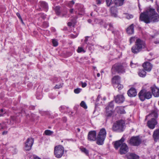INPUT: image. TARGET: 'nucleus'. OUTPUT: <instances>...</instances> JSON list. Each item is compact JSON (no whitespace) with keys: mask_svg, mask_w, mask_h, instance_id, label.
Instances as JSON below:
<instances>
[{"mask_svg":"<svg viewBox=\"0 0 159 159\" xmlns=\"http://www.w3.org/2000/svg\"><path fill=\"white\" fill-rule=\"evenodd\" d=\"M139 97L140 100L143 101L145 99H149L152 97V94L151 92L148 91L145 89L140 90L138 93Z\"/></svg>","mask_w":159,"mask_h":159,"instance_id":"obj_6","label":"nucleus"},{"mask_svg":"<svg viewBox=\"0 0 159 159\" xmlns=\"http://www.w3.org/2000/svg\"><path fill=\"white\" fill-rule=\"evenodd\" d=\"M111 83L114 85L120 83V77L119 75L114 76L111 79Z\"/></svg>","mask_w":159,"mask_h":159,"instance_id":"obj_17","label":"nucleus"},{"mask_svg":"<svg viewBox=\"0 0 159 159\" xmlns=\"http://www.w3.org/2000/svg\"><path fill=\"white\" fill-rule=\"evenodd\" d=\"M81 86L82 88H84L87 86V84L85 82H81Z\"/></svg>","mask_w":159,"mask_h":159,"instance_id":"obj_45","label":"nucleus"},{"mask_svg":"<svg viewBox=\"0 0 159 159\" xmlns=\"http://www.w3.org/2000/svg\"><path fill=\"white\" fill-rule=\"evenodd\" d=\"M93 69H96V67H95V66H93Z\"/></svg>","mask_w":159,"mask_h":159,"instance_id":"obj_64","label":"nucleus"},{"mask_svg":"<svg viewBox=\"0 0 159 159\" xmlns=\"http://www.w3.org/2000/svg\"><path fill=\"white\" fill-rule=\"evenodd\" d=\"M124 121L120 120L114 123L112 126V130L113 131L121 132L123 131Z\"/></svg>","mask_w":159,"mask_h":159,"instance_id":"obj_7","label":"nucleus"},{"mask_svg":"<svg viewBox=\"0 0 159 159\" xmlns=\"http://www.w3.org/2000/svg\"><path fill=\"white\" fill-rule=\"evenodd\" d=\"M77 51L78 53H80L81 52H85V51L83 47H78Z\"/></svg>","mask_w":159,"mask_h":159,"instance_id":"obj_34","label":"nucleus"},{"mask_svg":"<svg viewBox=\"0 0 159 159\" xmlns=\"http://www.w3.org/2000/svg\"><path fill=\"white\" fill-rule=\"evenodd\" d=\"M11 118L12 120H14V118H15V117L14 116H11Z\"/></svg>","mask_w":159,"mask_h":159,"instance_id":"obj_61","label":"nucleus"},{"mask_svg":"<svg viewBox=\"0 0 159 159\" xmlns=\"http://www.w3.org/2000/svg\"><path fill=\"white\" fill-rule=\"evenodd\" d=\"M158 115L157 111L155 110H152L151 111V113L146 116V119H147V118L148 117H153L154 118H156L158 117Z\"/></svg>","mask_w":159,"mask_h":159,"instance_id":"obj_18","label":"nucleus"},{"mask_svg":"<svg viewBox=\"0 0 159 159\" xmlns=\"http://www.w3.org/2000/svg\"><path fill=\"white\" fill-rule=\"evenodd\" d=\"M96 131L95 130H92L89 131L87 136V139L90 142L96 140Z\"/></svg>","mask_w":159,"mask_h":159,"instance_id":"obj_12","label":"nucleus"},{"mask_svg":"<svg viewBox=\"0 0 159 159\" xmlns=\"http://www.w3.org/2000/svg\"><path fill=\"white\" fill-rule=\"evenodd\" d=\"M40 15L41 17L43 19H44L46 18V15L44 14L43 13L41 14Z\"/></svg>","mask_w":159,"mask_h":159,"instance_id":"obj_46","label":"nucleus"},{"mask_svg":"<svg viewBox=\"0 0 159 159\" xmlns=\"http://www.w3.org/2000/svg\"><path fill=\"white\" fill-rule=\"evenodd\" d=\"M125 140V138L122 137L120 140L116 141L114 144L116 149H117L120 147V153L121 155L126 154L129 150V148L127 145L125 143H123Z\"/></svg>","mask_w":159,"mask_h":159,"instance_id":"obj_3","label":"nucleus"},{"mask_svg":"<svg viewBox=\"0 0 159 159\" xmlns=\"http://www.w3.org/2000/svg\"><path fill=\"white\" fill-rule=\"evenodd\" d=\"M101 98V96L100 95H98L96 99V101L97 102L99 101L100 99Z\"/></svg>","mask_w":159,"mask_h":159,"instance_id":"obj_50","label":"nucleus"},{"mask_svg":"<svg viewBox=\"0 0 159 159\" xmlns=\"http://www.w3.org/2000/svg\"><path fill=\"white\" fill-rule=\"evenodd\" d=\"M116 85H117L118 89L119 90H121L123 88V85L120 84V83Z\"/></svg>","mask_w":159,"mask_h":159,"instance_id":"obj_42","label":"nucleus"},{"mask_svg":"<svg viewBox=\"0 0 159 159\" xmlns=\"http://www.w3.org/2000/svg\"><path fill=\"white\" fill-rule=\"evenodd\" d=\"M72 25V23L71 22H69L68 23V25L69 26H71Z\"/></svg>","mask_w":159,"mask_h":159,"instance_id":"obj_52","label":"nucleus"},{"mask_svg":"<svg viewBox=\"0 0 159 159\" xmlns=\"http://www.w3.org/2000/svg\"><path fill=\"white\" fill-rule=\"evenodd\" d=\"M152 136L154 141L157 142L159 139V129L154 130Z\"/></svg>","mask_w":159,"mask_h":159,"instance_id":"obj_21","label":"nucleus"},{"mask_svg":"<svg viewBox=\"0 0 159 159\" xmlns=\"http://www.w3.org/2000/svg\"><path fill=\"white\" fill-rule=\"evenodd\" d=\"M32 159H41L39 157H38L36 156H33V158Z\"/></svg>","mask_w":159,"mask_h":159,"instance_id":"obj_51","label":"nucleus"},{"mask_svg":"<svg viewBox=\"0 0 159 159\" xmlns=\"http://www.w3.org/2000/svg\"><path fill=\"white\" fill-rule=\"evenodd\" d=\"M127 34H134V25L132 24L129 26L126 30Z\"/></svg>","mask_w":159,"mask_h":159,"instance_id":"obj_19","label":"nucleus"},{"mask_svg":"<svg viewBox=\"0 0 159 159\" xmlns=\"http://www.w3.org/2000/svg\"><path fill=\"white\" fill-rule=\"evenodd\" d=\"M106 2L107 7H109L114 3L113 1L112 2V0H106Z\"/></svg>","mask_w":159,"mask_h":159,"instance_id":"obj_36","label":"nucleus"},{"mask_svg":"<svg viewBox=\"0 0 159 159\" xmlns=\"http://www.w3.org/2000/svg\"><path fill=\"white\" fill-rule=\"evenodd\" d=\"M64 152V148L61 145H58L54 147V153L55 157L58 158L62 156Z\"/></svg>","mask_w":159,"mask_h":159,"instance_id":"obj_8","label":"nucleus"},{"mask_svg":"<svg viewBox=\"0 0 159 159\" xmlns=\"http://www.w3.org/2000/svg\"><path fill=\"white\" fill-rule=\"evenodd\" d=\"M113 102V101H111L109 103L108 105L106 107L105 116L107 118L111 117L114 113L113 111L114 107Z\"/></svg>","mask_w":159,"mask_h":159,"instance_id":"obj_10","label":"nucleus"},{"mask_svg":"<svg viewBox=\"0 0 159 159\" xmlns=\"http://www.w3.org/2000/svg\"><path fill=\"white\" fill-rule=\"evenodd\" d=\"M152 92L153 95L156 97H159V89L156 87L152 88Z\"/></svg>","mask_w":159,"mask_h":159,"instance_id":"obj_20","label":"nucleus"},{"mask_svg":"<svg viewBox=\"0 0 159 159\" xmlns=\"http://www.w3.org/2000/svg\"><path fill=\"white\" fill-rule=\"evenodd\" d=\"M139 20L146 24L156 23L159 21V15L155 9L150 8L140 14Z\"/></svg>","mask_w":159,"mask_h":159,"instance_id":"obj_1","label":"nucleus"},{"mask_svg":"<svg viewBox=\"0 0 159 159\" xmlns=\"http://www.w3.org/2000/svg\"><path fill=\"white\" fill-rule=\"evenodd\" d=\"M127 143L131 146H138L141 144V140L139 136H133L127 141Z\"/></svg>","mask_w":159,"mask_h":159,"instance_id":"obj_9","label":"nucleus"},{"mask_svg":"<svg viewBox=\"0 0 159 159\" xmlns=\"http://www.w3.org/2000/svg\"><path fill=\"white\" fill-rule=\"evenodd\" d=\"M4 112L3 109H0V116H2Z\"/></svg>","mask_w":159,"mask_h":159,"instance_id":"obj_48","label":"nucleus"},{"mask_svg":"<svg viewBox=\"0 0 159 159\" xmlns=\"http://www.w3.org/2000/svg\"><path fill=\"white\" fill-rule=\"evenodd\" d=\"M76 130H77V131L78 132H79L80 131V129L79 128H77Z\"/></svg>","mask_w":159,"mask_h":159,"instance_id":"obj_57","label":"nucleus"},{"mask_svg":"<svg viewBox=\"0 0 159 159\" xmlns=\"http://www.w3.org/2000/svg\"><path fill=\"white\" fill-rule=\"evenodd\" d=\"M157 122L156 119L152 118L148 121L147 125L150 129H153L157 124Z\"/></svg>","mask_w":159,"mask_h":159,"instance_id":"obj_11","label":"nucleus"},{"mask_svg":"<svg viewBox=\"0 0 159 159\" xmlns=\"http://www.w3.org/2000/svg\"><path fill=\"white\" fill-rule=\"evenodd\" d=\"M80 150L82 152L84 153L86 155L88 156L89 154V151L85 148L82 147L80 148Z\"/></svg>","mask_w":159,"mask_h":159,"instance_id":"obj_31","label":"nucleus"},{"mask_svg":"<svg viewBox=\"0 0 159 159\" xmlns=\"http://www.w3.org/2000/svg\"><path fill=\"white\" fill-rule=\"evenodd\" d=\"M88 21L89 23H91L92 22V20L90 19H89L88 20Z\"/></svg>","mask_w":159,"mask_h":159,"instance_id":"obj_56","label":"nucleus"},{"mask_svg":"<svg viewBox=\"0 0 159 159\" xmlns=\"http://www.w3.org/2000/svg\"><path fill=\"white\" fill-rule=\"evenodd\" d=\"M19 19L20 20L21 22H22V24H24V22H23V20H22L21 17Z\"/></svg>","mask_w":159,"mask_h":159,"instance_id":"obj_58","label":"nucleus"},{"mask_svg":"<svg viewBox=\"0 0 159 159\" xmlns=\"http://www.w3.org/2000/svg\"><path fill=\"white\" fill-rule=\"evenodd\" d=\"M81 90V89H80L79 88H77L75 89L74 90V91L75 93L78 94L80 92Z\"/></svg>","mask_w":159,"mask_h":159,"instance_id":"obj_39","label":"nucleus"},{"mask_svg":"<svg viewBox=\"0 0 159 159\" xmlns=\"http://www.w3.org/2000/svg\"><path fill=\"white\" fill-rule=\"evenodd\" d=\"M80 105L81 107H83L84 109H86L87 108V106L85 102L84 101H82L81 102Z\"/></svg>","mask_w":159,"mask_h":159,"instance_id":"obj_33","label":"nucleus"},{"mask_svg":"<svg viewBox=\"0 0 159 159\" xmlns=\"http://www.w3.org/2000/svg\"><path fill=\"white\" fill-rule=\"evenodd\" d=\"M16 15H17V16L18 17L19 19L20 18H21L20 15L19 13H16Z\"/></svg>","mask_w":159,"mask_h":159,"instance_id":"obj_53","label":"nucleus"},{"mask_svg":"<svg viewBox=\"0 0 159 159\" xmlns=\"http://www.w3.org/2000/svg\"><path fill=\"white\" fill-rule=\"evenodd\" d=\"M6 125L5 123H2L0 124V127L2 129H5L6 128Z\"/></svg>","mask_w":159,"mask_h":159,"instance_id":"obj_41","label":"nucleus"},{"mask_svg":"<svg viewBox=\"0 0 159 159\" xmlns=\"http://www.w3.org/2000/svg\"><path fill=\"white\" fill-rule=\"evenodd\" d=\"M128 159H139V157L137 155L134 153H130L127 155Z\"/></svg>","mask_w":159,"mask_h":159,"instance_id":"obj_29","label":"nucleus"},{"mask_svg":"<svg viewBox=\"0 0 159 159\" xmlns=\"http://www.w3.org/2000/svg\"><path fill=\"white\" fill-rule=\"evenodd\" d=\"M34 139L32 138H28L25 142V148L26 151H30L34 143Z\"/></svg>","mask_w":159,"mask_h":159,"instance_id":"obj_13","label":"nucleus"},{"mask_svg":"<svg viewBox=\"0 0 159 159\" xmlns=\"http://www.w3.org/2000/svg\"><path fill=\"white\" fill-rule=\"evenodd\" d=\"M133 17V16L132 15L129 14H127L126 16V18L128 19L132 18Z\"/></svg>","mask_w":159,"mask_h":159,"instance_id":"obj_43","label":"nucleus"},{"mask_svg":"<svg viewBox=\"0 0 159 159\" xmlns=\"http://www.w3.org/2000/svg\"><path fill=\"white\" fill-rule=\"evenodd\" d=\"M73 11L74 9H71L69 11L70 13H72L73 12Z\"/></svg>","mask_w":159,"mask_h":159,"instance_id":"obj_54","label":"nucleus"},{"mask_svg":"<svg viewBox=\"0 0 159 159\" xmlns=\"http://www.w3.org/2000/svg\"><path fill=\"white\" fill-rule=\"evenodd\" d=\"M124 107H117L116 110V112L119 114H124L126 113V112L124 109Z\"/></svg>","mask_w":159,"mask_h":159,"instance_id":"obj_24","label":"nucleus"},{"mask_svg":"<svg viewBox=\"0 0 159 159\" xmlns=\"http://www.w3.org/2000/svg\"><path fill=\"white\" fill-rule=\"evenodd\" d=\"M115 102L117 103H122L123 102L125 98L123 95L119 94L114 97Z\"/></svg>","mask_w":159,"mask_h":159,"instance_id":"obj_15","label":"nucleus"},{"mask_svg":"<svg viewBox=\"0 0 159 159\" xmlns=\"http://www.w3.org/2000/svg\"><path fill=\"white\" fill-rule=\"evenodd\" d=\"M96 2L98 5L102 3L101 1L100 0H96Z\"/></svg>","mask_w":159,"mask_h":159,"instance_id":"obj_49","label":"nucleus"},{"mask_svg":"<svg viewBox=\"0 0 159 159\" xmlns=\"http://www.w3.org/2000/svg\"><path fill=\"white\" fill-rule=\"evenodd\" d=\"M97 76L98 77H99L100 76V74L99 73H98L97 74Z\"/></svg>","mask_w":159,"mask_h":159,"instance_id":"obj_59","label":"nucleus"},{"mask_svg":"<svg viewBox=\"0 0 159 159\" xmlns=\"http://www.w3.org/2000/svg\"><path fill=\"white\" fill-rule=\"evenodd\" d=\"M136 89L134 88H131L127 91V93L129 96L130 97H135L137 95Z\"/></svg>","mask_w":159,"mask_h":159,"instance_id":"obj_16","label":"nucleus"},{"mask_svg":"<svg viewBox=\"0 0 159 159\" xmlns=\"http://www.w3.org/2000/svg\"><path fill=\"white\" fill-rule=\"evenodd\" d=\"M75 3L73 1H70L69 3V6L70 7H71V6H73Z\"/></svg>","mask_w":159,"mask_h":159,"instance_id":"obj_47","label":"nucleus"},{"mask_svg":"<svg viewBox=\"0 0 159 159\" xmlns=\"http://www.w3.org/2000/svg\"><path fill=\"white\" fill-rule=\"evenodd\" d=\"M125 0H114L113 2L116 7H119L123 5Z\"/></svg>","mask_w":159,"mask_h":159,"instance_id":"obj_23","label":"nucleus"},{"mask_svg":"<svg viewBox=\"0 0 159 159\" xmlns=\"http://www.w3.org/2000/svg\"><path fill=\"white\" fill-rule=\"evenodd\" d=\"M52 43L53 44V46L54 47H57L58 45V42L56 39H52Z\"/></svg>","mask_w":159,"mask_h":159,"instance_id":"obj_35","label":"nucleus"},{"mask_svg":"<svg viewBox=\"0 0 159 159\" xmlns=\"http://www.w3.org/2000/svg\"><path fill=\"white\" fill-rule=\"evenodd\" d=\"M78 13L80 15H83L84 12V9L83 8V5L80 4H78L77 5Z\"/></svg>","mask_w":159,"mask_h":159,"instance_id":"obj_22","label":"nucleus"},{"mask_svg":"<svg viewBox=\"0 0 159 159\" xmlns=\"http://www.w3.org/2000/svg\"><path fill=\"white\" fill-rule=\"evenodd\" d=\"M111 15L114 17L117 16V10L115 7H112L111 8Z\"/></svg>","mask_w":159,"mask_h":159,"instance_id":"obj_26","label":"nucleus"},{"mask_svg":"<svg viewBox=\"0 0 159 159\" xmlns=\"http://www.w3.org/2000/svg\"><path fill=\"white\" fill-rule=\"evenodd\" d=\"M49 26L48 23L47 22H44L43 24V27L44 28H46L48 27Z\"/></svg>","mask_w":159,"mask_h":159,"instance_id":"obj_40","label":"nucleus"},{"mask_svg":"<svg viewBox=\"0 0 159 159\" xmlns=\"http://www.w3.org/2000/svg\"><path fill=\"white\" fill-rule=\"evenodd\" d=\"M63 83H62L60 84H57L56 85L55 87L54 88L55 89H59L61 88H62L63 85Z\"/></svg>","mask_w":159,"mask_h":159,"instance_id":"obj_37","label":"nucleus"},{"mask_svg":"<svg viewBox=\"0 0 159 159\" xmlns=\"http://www.w3.org/2000/svg\"><path fill=\"white\" fill-rule=\"evenodd\" d=\"M109 28H108V30L111 31L112 33L114 34V35L118 34V31L117 30H114L113 25L112 24L110 23L109 24Z\"/></svg>","mask_w":159,"mask_h":159,"instance_id":"obj_27","label":"nucleus"},{"mask_svg":"<svg viewBox=\"0 0 159 159\" xmlns=\"http://www.w3.org/2000/svg\"><path fill=\"white\" fill-rule=\"evenodd\" d=\"M44 133L46 135H51L53 133V132L50 130H46L45 131Z\"/></svg>","mask_w":159,"mask_h":159,"instance_id":"obj_32","label":"nucleus"},{"mask_svg":"<svg viewBox=\"0 0 159 159\" xmlns=\"http://www.w3.org/2000/svg\"><path fill=\"white\" fill-rule=\"evenodd\" d=\"M157 10L158 12L159 13V7H158L157 8Z\"/></svg>","mask_w":159,"mask_h":159,"instance_id":"obj_62","label":"nucleus"},{"mask_svg":"<svg viewBox=\"0 0 159 159\" xmlns=\"http://www.w3.org/2000/svg\"><path fill=\"white\" fill-rule=\"evenodd\" d=\"M125 65L123 63H116L112 66L111 71L112 74L116 73L118 74H124L125 72Z\"/></svg>","mask_w":159,"mask_h":159,"instance_id":"obj_4","label":"nucleus"},{"mask_svg":"<svg viewBox=\"0 0 159 159\" xmlns=\"http://www.w3.org/2000/svg\"><path fill=\"white\" fill-rule=\"evenodd\" d=\"M137 39V38H136L135 37H132L130 38L129 39L130 43L131 44L134 41H135Z\"/></svg>","mask_w":159,"mask_h":159,"instance_id":"obj_38","label":"nucleus"},{"mask_svg":"<svg viewBox=\"0 0 159 159\" xmlns=\"http://www.w3.org/2000/svg\"><path fill=\"white\" fill-rule=\"evenodd\" d=\"M143 69H139L138 72V75L141 77H144L146 75V72Z\"/></svg>","mask_w":159,"mask_h":159,"instance_id":"obj_28","label":"nucleus"},{"mask_svg":"<svg viewBox=\"0 0 159 159\" xmlns=\"http://www.w3.org/2000/svg\"><path fill=\"white\" fill-rule=\"evenodd\" d=\"M107 132L104 128L101 129L98 134L96 139V144L98 145H102L104 144L106 139Z\"/></svg>","mask_w":159,"mask_h":159,"instance_id":"obj_5","label":"nucleus"},{"mask_svg":"<svg viewBox=\"0 0 159 159\" xmlns=\"http://www.w3.org/2000/svg\"><path fill=\"white\" fill-rule=\"evenodd\" d=\"M39 5L40 7L43 8L45 11H47L48 8V6L47 3L45 2H39Z\"/></svg>","mask_w":159,"mask_h":159,"instance_id":"obj_25","label":"nucleus"},{"mask_svg":"<svg viewBox=\"0 0 159 159\" xmlns=\"http://www.w3.org/2000/svg\"><path fill=\"white\" fill-rule=\"evenodd\" d=\"M7 133V131H4L2 132V134L3 135L6 134Z\"/></svg>","mask_w":159,"mask_h":159,"instance_id":"obj_55","label":"nucleus"},{"mask_svg":"<svg viewBox=\"0 0 159 159\" xmlns=\"http://www.w3.org/2000/svg\"><path fill=\"white\" fill-rule=\"evenodd\" d=\"M132 64H133V63H132V62L131 61L130 62V65L131 66H132Z\"/></svg>","mask_w":159,"mask_h":159,"instance_id":"obj_63","label":"nucleus"},{"mask_svg":"<svg viewBox=\"0 0 159 159\" xmlns=\"http://www.w3.org/2000/svg\"><path fill=\"white\" fill-rule=\"evenodd\" d=\"M90 37L89 36H86L85 37V39L84 40V43L87 44L88 45H89V43L87 42L88 41V38H89Z\"/></svg>","mask_w":159,"mask_h":159,"instance_id":"obj_44","label":"nucleus"},{"mask_svg":"<svg viewBox=\"0 0 159 159\" xmlns=\"http://www.w3.org/2000/svg\"><path fill=\"white\" fill-rule=\"evenodd\" d=\"M152 66V65L148 61H146L142 64L143 69L148 72H150L151 70Z\"/></svg>","mask_w":159,"mask_h":159,"instance_id":"obj_14","label":"nucleus"},{"mask_svg":"<svg viewBox=\"0 0 159 159\" xmlns=\"http://www.w3.org/2000/svg\"><path fill=\"white\" fill-rule=\"evenodd\" d=\"M146 47V44L145 41L140 39H137L135 44L131 48V51L134 54H137Z\"/></svg>","mask_w":159,"mask_h":159,"instance_id":"obj_2","label":"nucleus"},{"mask_svg":"<svg viewBox=\"0 0 159 159\" xmlns=\"http://www.w3.org/2000/svg\"><path fill=\"white\" fill-rule=\"evenodd\" d=\"M60 7L59 6H56L54 8V10L56 14L57 15H59L60 14L61 11L60 10Z\"/></svg>","mask_w":159,"mask_h":159,"instance_id":"obj_30","label":"nucleus"},{"mask_svg":"<svg viewBox=\"0 0 159 159\" xmlns=\"http://www.w3.org/2000/svg\"><path fill=\"white\" fill-rule=\"evenodd\" d=\"M155 43H159V40H157V41H156Z\"/></svg>","mask_w":159,"mask_h":159,"instance_id":"obj_60","label":"nucleus"}]
</instances>
